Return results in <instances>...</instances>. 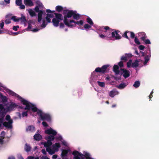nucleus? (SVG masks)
<instances>
[{
    "label": "nucleus",
    "instance_id": "f257e3e1",
    "mask_svg": "<svg viewBox=\"0 0 159 159\" xmlns=\"http://www.w3.org/2000/svg\"><path fill=\"white\" fill-rule=\"evenodd\" d=\"M2 104H0V128L3 125L7 128L11 129L12 127L13 120L11 119L9 115L6 116L5 120L7 121L3 122L4 117L7 112L13 110L16 107L15 103H8L7 100H2Z\"/></svg>",
    "mask_w": 159,
    "mask_h": 159
},
{
    "label": "nucleus",
    "instance_id": "f03ea898",
    "mask_svg": "<svg viewBox=\"0 0 159 159\" xmlns=\"http://www.w3.org/2000/svg\"><path fill=\"white\" fill-rule=\"evenodd\" d=\"M21 103L23 104V107L25 109L27 110L26 111L22 113V116L23 117L27 116V113L29 111L30 109H31L33 112H37V114L42 120H45L47 121L50 120L51 117L50 115L48 114L44 113L41 110L38 109L35 105L31 103L27 100H22Z\"/></svg>",
    "mask_w": 159,
    "mask_h": 159
},
{
    "label": "nucleus",
    "instance_id": "7ed1b4c3",
    "mask_svg": "<svg viewBox=\"0 0 159 159\" xmlns=\"http://www.w3.org/2000/svg\"><path fill=\"white\" fill-rule=\"evenodd\" d=\"M55 138L54 137L52 136L49 135L46 137L45 139L47 140V142H42L41 144L44 145V147L46 148V151L50 155H52L57 152L59 148H60V145L59 143H56L52 146V148L50 147L52 144V141Z\"/></svg>",
    "mask_w": 159,
    "mask_h": 159
},
{
    "label": "nucleus",
    "instance_id": "20e7f679",
    "mask_svg": "<svg viewBox=\"0 0 159 159\" xmlns=\"http://www.w3.org/2000/svg\"><path fill=\"white\" fill-rule=\"evenodd\" d=\"M75 11L73 10H65L63 11V14H65L64 16V24L68 27H75L76 26L75 24L73 25L70 23V20L68 21L67 18H70L72 16H73Z\"/></svg>",
    "mask_w": 159,
    "mask_h": 159
},
{
    "label": "nucleus",
    "instance_id": "39448f33",
    "mask_svg": "<svg viewBox=\"0 0 159 159\" xmlns=\"http://www.w3.org/2000/svg\"><path fill=\"white\" fill-rule=\"evenodd\" d=\"M120 76H113V77L116 80H121V75H123L125 78H127L130 76V73L129 70L121 68L120 69Z\"/></svg>",
    "mask_w": 159,
    "mask_h": 159
},
{
    "label": "nucleus",
    "instance_id": "423d86ee",
    "mask_svg": "<svg viewBox=\"0 0 159 159\" xmlns=\"http://www.w3.org/2000/svg\"><path fill=\"white\" fill-rule=\"evenodd\" d=\"M84 154L85 155L81 154L79 152L76 151H74L72 153V154L75 156V158L76 159H80V157H79V156H80L82 159H84L85 157L86 159H91V158L90 157V155L88 153L86 152Z\"/></svg>",
    "mask_w": 159,
    "mask_h": 159
},
{
    "label": "nucleus",
    "instance_id": "0eeeda50",
    "mask_svg": "<svg viewBox=\"0 0 159 159\" xmlns=\"http://www.w3.org/2000/svg\"><path fill=\"white\" fill-rule=\"evenodd\" d=\"M109 66L108 65H106L103 66L101 68H96L93 72V74H95L96 72H99L102 74L107 72L106 70Z\"/></svg>",
    "mask_w": 159,
    "mask_h": 159
},
{
    "label": "nucleus",
    "instance_id": "6e6552de",
    "mask_svg": "<svg viewBox=\"0 0 159 159\" xmlns=\"http://www.w3.org/2000/svg\"><path fill=\"white\" fill-rule=\"evenodd\" d=\"M36 12H38V21L40 22L42 19V15L43 14V11L41 10H39L38 6H36L34 9Z\"/></svg>",
    "mask_w": 159,
    "mask_h": 159
},
{
    "label": "nucleus",
    "instance_id": "1a4fd4ad",
    "mask_svg": "<svg viewBox=\"0 0 159 159\" xmlns=\"http://www.w3.org/2000/svg\"><path fill=\"white\" fill-rule=\"evenodd\" d=\"M120 32L119 30H116L113 31L111 33V37L112 38H115L116 39H120L122 37L118 33Z\"/></svg>",
    "mask_w": 159,
    "mask_h": 159
},
{
    "label": "nucleus",
    "instance_id": "9d476101",
    "mask_svg": "<svg viewBox=\"0 0 159 159\" xmlns=\"http://www.w3.org/2000/svg\"><path fill=\"white\" fill-rule=\"evenodd\" d=\"M7 92L9 95L16 97V98H17L18 99H24L23 98L18 94H16L11 90H8L7 91Z\"/></svg>",
    "mask_w": 159,
    "mask_h": 159
},
{
    "label": "nucleus",
    "instance_id": "9b49d317",
    "mask_svg": "<svg viewBox=\"0 0 159 159\" xmlns=\"http://www.w3.org/2000/svg\"><path fill=\"white\" fill-rule=\"evenodd\" d=\"M45 132L46 134H52V136L54 137V136L56 135L57 134V132L56 130L53 129L51 128L45 130Z\"/></svg>",
    "mask_w": 159,
    "mask_h": 159
},
{
    "label": "nucleus",
    "instance_id": "f8f14e48",
    "mask_svg": "<svg viewBox=\"0 0 159 159\" xmlns=\"http://www.w3.org/2000/svg\"><path fill=\"white\" fill-rule=\"evenodd\" d=\"M119 66L116 65H115L113 67V71L115 73V75H119L120 72V70H119Z\"/></svg>",
    "mask_w": 159,
    "mask_h": 159
},
{
    "label": "nucleus",
    "instance_id": "ddd939ff",
    "mask_svg": "<svg viewBox=\"0 0 159 159\" xmlns=\"http://www.w3.org/2000/svg\"><path fill=\"white\" fill-rule=\"evenodd\" d=\"M104 29L106 31H105L106 33V35L107 37L111 35L112 31H113L114 30L110 29L108 26H106L104 27Z\"/></svg>",
    "mask_w": 159,
    "mask_h": 159
},
{
    "label": "nucleus",
    "instance_id": "4468645a",
    "mask_svg": "<svg viewBox=\"0 0 159 159\" xmlns=\"http://www.w3.org/2000/svg\"><path fill=\"white\" fill-rule=\"evenodd\" d=\"M24 3L26 6L30 7L34 5V3L31 0H24Z\"/></svg>",
    "mask_w": 159,
    "mask_h": 159
},
{
    "label": "nucleus",
    "instance_id": "2eb2a0df",
    "mask_svg": "<svg viewBox=\"0 0 159 159\" xmlns=\"http://www.w3.org/2000/svg\"><path fill=\"white\" fill-rule=\"evenodd\" d=\"M60 20L56 18H54L52 19V22L53 25L55 27H57L59 23Z\"/></svg>",
    "mask_w": 159,
    "mask_h": 159
},
{
    "label": "nucleus",
    "instance_id": "dca6fc26",
    "mask_svg": "<svg viewBox=\"0 0 159 159\" xmlns=\"http://www.w3.org/2000/svg\"><path fill=\"white\" fill-rule=\"evenodd\" d=\"M138 35L139 36H141L140 39L143 41L145 40V39H146L147 37L146 34L144 32L139 33H138Z\"/></svg>",
    "mask_w": 159,
    "mask_h": 159
},
{
    "label": "nucleus",
    "instance_id": "f3484780",
    "mask_svg": "<svg viewBox=\"0 0 159 159\" xmlns=\"http://www.w3.org/2000/svg\"><path fill=\"white\" fill-rule=\"evenodd\" d=\"M70 23H74L79 25H82L83 24V21L82 20H80V21H76L73 20H70Z\"/></svg>",
    "mask_w": 159,
    "mask_h": 159
},
{
    "label": "nucleus",
    "instance_id": "a211bd4d",
    "mask_svg": "<svg viewBox=\"0 0 159 159\" xmlns=\"http://www.w3.org/2000/svg\"><path fill=\"white\" fill-rule=\"evenodd\" d=\"M4 26V22L3 21H1L0 22V28L1 29H2V30H4V33H9V31L7 29H5L3 28V27Z\"/></svg>",
    "mask_w": 159,
    "mask_h": 159
},
{
    "label": "nucleus",
    "instance_id": "6ab92c4d",
    "mask_svg": "<svg viewBox=\"0 0 159 159\" xmlns=\"http://www.w3.org/2000/svg\"><path fill=\"white\" fill-rule=\"evenodd\" d=\"M54 14L55 15L56 18L57 19L61 20H63V16L61 14L54 13Z\"/></svg>",
    "mask_w": 159,
    "mask_h": 159
},
{
    "label": "nucleus",
    "instance_id": "aec40b11",
    "mask_svg": "<svg viewBox=\"0 0 159 159\" xmlns=\"http://www.w3.org/2000/svg\"><path fill=\"white\" fill-rule=\"evenodd\" d=\"M76 11H75L73 18L75 20H78L80 18V15L78 13H76Z\"/></svg>",
    "mask_w": 159,
    "mask_h": 159
},
{
    "label": "nucleus",
    "instance_id": "412c9836",
    "mask_svg": "<svg viewBox=\"0 0 159 159\" xmlns=\"http://www.w3.org/2000/svg\"><path fill=\"white\" fill-rule=\"evenodd\" d=\"M139 61L138 60H136L134 62L132 63L131 66L133 68H136L139 66Z\"/></svg>",
    "mask_w": 159,
    "mask_h": 159
},
{
    "label": "nucleus",
    "instance_id": "4be33fe9",
    "mask_svg": "<svg viewBox=\"0 0 159 159\" xmlns=\"http://www.w3.org/2000/svg\"><path fill=\"white\" fill-rule=\"evenodd\" d=\"M127 86L126 83H122L120 84L119 85L117 86V88L120 89H122L125 88Z\"/></svg>",
    "mask_w": 159,
    "mask_h": 159
},
{
    "label": "nucleus",
    "instance_id": "5701e85b",
    "mask_svg": "<svg viewBox=\"0 0 159 159\" xmlns=\"http://www.w3.org/2000/svg\"><path fill=\"white\" fill-rule=\"evenodd\" d=\"M34 127L32 126H29L26 128V131L28 132H32L35 131Z\"/></svg>",
    "mask_w": 159,
    "mask_h": 159
},
{
    "label": "nucleus",
    "instance_id": "b1692460",
    "mask_svg": "<svg viewBox=\"0 0 159 159\" xmlns=\"http://www.w3.org/2000/svg\"><path fill=\"white\" fill-rule=\"evenodd\" d=\"M19 21L20 20L22 23H25V22H26L25 17L22 14H21V17L19 18Z\"/></svg>",
    "mask_w": 159,
    "mask_h": 159
},
{
    "label": "nucleus",
    "instance_id": "393cba45",
    "mask_svg": "<svg viewBox=\"0 0 159 159\" xmlns=\"http://www.w3.org/2000/svg\"><path fill=\"white\" fill-rule=\"evenodd\" d=\"M11 16L10 15H7L5 16V18L6 19L5 20V23L6 24H9L11 23V19L9 18V17Z\"/></svg>",
    "mask_w": 159,
    "mask_h": 159
},
{
    "label": "nucleus",
    "instance_id": "a878e982",
    "mask_svg": "<svg viewBox=\"0 0 159 159\" xmlns=\"http://www.w3.org/2000/svg\"><path fill=\"white\" fill-rule=\"evenodd\" d=\"M151 57V54H150L148 56L146 55L144 57V64L146 65L150 59Z\"/></svg>",
    "mask_w": 159,
    "mask_h": 159
},
{
    "label": "nucleus",
    "instance_id": "bb28decb",
    "mask_svg": "<svg viewBox=\"0 0 159 159\" xmlns=\"http://www.w3.org/2000/svg\"><path fill=\"white\" fill-rule=\"evenodd\" d=\"M29 13L30 16L32 17L36 16V14L35 12L31 9H30L29 10Z\"/></svg>",
    "mask_w": 159,
    "mask_h": 159
},
{
    "label": "nucleus",
    "instance_id": "cd10ccee",
    "mask_svg": "<svg viewBox=\"0 0 159 159\" xmlns=\"http://www.w3.org/2000/svg\"><path fill=\"white\" fill-rule=\"evenodd\" d=\"M34 139L36 140H39L42 138L41 136L39 134H36L34 136Z\"/></svg>",
    "mask_w": 159,
    "mask_h": 159
},
{
    "label": "nucleus",
    "instance_id": "c85d7f7f",
    "mask_svg": "<svg viewBox=\"0 0 159 159\" xmlns=\"http://www.w3.org/2000/svg\"><path fill=\"white\" fill-rule=\"evenodd\" d=\"M63 7L61 6H57L56 7V10L57 11L60 12L62 11Z\"/></svg>",
    "mask_w": 159,
    "mask_h": 159
},
{
    "label": "nucleus",
    "instance_id": "c756f323",
    "mask_svg": "<svg viewBox=\"0 0 159 159\" xmlns=\"http://www.w3.org/2000/svg\"><path fill=\"white\" fill-rule=\"evenodd\" d=\"M70 151L69 150H64L62 151L61 153L62 157L66 156L68 152Z\"/></svg>",
    "mask_w": 159,
    "mask_h": 159
},
{
    "label": "nucleus",
    "instance_id": "7c9ffc66",
    "mask_svg": "<svg viewBox=\"0 0 159 159\" xmlns=\"http://www.w3.org/2000/svg\"><path fill=\"white\" fill-rule=\"evenodd\" d=\"M5 133L4 132H2L0 136V142L2 143L3 142L2 140L4 139L5 136Z\"/></svg>",
    "mask_w": 159,
    "mask_h": 159
},
{
    "label": "nucleus",
    "instance_id": "2f4dec72",
    "mask_svg": "<svg viewBox=\"0 0 159 159\" xmlns=\"http://www.w3.org/2000/svg\"><path fill=\"white\" fill-rule=\"evenodd\" d=\"M86 21L90 25H93V22L92 20V19L89 17L87 18L86 19Z\"/></svg>",
    "mask_w": 159,
    "mask_h": 159
},
{
    "label": "nucleus",
    "instance_id": "473e14b6",
    "mask_svg": "<svg viewBox=\"0 0 159 159\" xmlns=\"http://www.w3.org/2000/svg\"><path fill=\"white\" fill-rule=\"evenodd\" d=\"M140 83L139 81H136L133 84V86L135 88H138L140 85Z\"/></svg>",
    "mask_w": 159,
    "mask_h": 159
},
{
    "label": "nucleus",
    "instance_id": "72a5a7b5",
    "mask_svg": "<svg viewBox=\"0 0 159 159\" xmlns=\"http://www.w3.org/2000/svg\"><path fill=\"white\" fill-rule=\"evenodd\" d=\"M25 149L27 152H28L30 150L31 148L29 145L26 144L25 145Z\"/></svg>",
    "mask_w": 159,
    "mask_h": 159
},
{
    "label": "nucleus",
    "instance_id": "f704fd0d",
    "mask_svg": "<svg viewBox=\"0 0 159 159\" xmlns=\"http://www.w3.org/2000/svg\"><path fill=\"white\" fill-rule=\"evenodd\" d=\"M129 32H130V31L128 30L125 31V32L123 34L122 36L128 39H129V38L127 35V34L129 33Z\"/></svg>",
    "mask_w": 159,
    "mask_h": 159
},
{
    "label": "nucleus",
    "instance_id": "c9c22d12",
    "mask_svg": "<svg viewBox=\"0 0 159 159\" xmlns=\"http://www.w3.org/2000/svg\"><path fill=\"white\" fill-rule=\"evenodd\" d=\"M11 19L12 20L15 22H18L19 21V18H16V16H13L11 18Z\"/></svg>",
    "mask_w": 159,
    "mask_h": 159
},
{
    "label": "nucleus",
    "instance_id": "e433bc0d",
    "mask_svg": "<svg viewBox=\"0 0 159 159\" xmlns=\"http://www.w3.org/2000/svg\"><path fill=\"white\" fill-rule=\"evenodd\" d=\"M98 83V85L101 87H104L105 86V84L104 82H101L99 81H98L97 82Z\"/></svg>",
    "mask_w": 159,
    "mask_h": 159
},
{
    "label": "nucleus",
    "instance_id": "4c0bfd02",
    "mask_svg": "<svg viewBox=\"0 0 159 159\" xmlns=\"http://www.w3.org/2000/svg\"><path fill=\"white\" fill-rule=\"evenodd\" d=\"M132 61V60L130 59L127 63V66L128 68H130L131 66Z\"/></svg>",
    "mask_w": 159,
    "mask_h": 159
},
{
    "label": "nucleus",
    "instance_id": "58836bf2",
    "mask_svg": "<svg viewBox=\"0 0 159 159\" xmlns=\"http://www.w3.org/2000/svg\"><path fill=\"white\" fill-rule=\"evenodd\" d=\"M47 25V24H46V22L44 20H43V23L41 25V27L42 28H45L46 25Z\"/></svg>",
    "mask_w": 159,
    "mask_h": 159
},
{
    "label": "nucleus",
    "instance_id": "ea45409f",
    "mask_svg": "<svg viewBox=\"0 0 159 159\" xmlns=\"http://www.w3.org/2000/svg\"><path fill=\"white\" fill-rule=\"evenodd\" d=\"M16 4L19 6L22 4V1L21 0H16Z\"/></svg>",
    "mask_w": 159,
    "mask_h": 159
},
{
    "label": "nucleus",
    "instance_id": "a19ab883",
    "mask_svg": "<svg viewBox=\"0 0 159 159\" xmlns=\"http://www.w3.org/2000/svg\"><path fill=\"white\" fill-rule=\"evenodd\" d=\"M121 60L125 62L127 61L128 60L127 58H126V57L125 56H123L121 57Z\"/></svg>",
    "mask_w": 159,
    "mask_h": 159
},
{
    "label": "nucleus",
    "instance_id": "79ce46f5",
    "mask_svg": "<svg viewBox=\"0 0 159 159\" xmlns=\"http://www.w3.org/2000/svg\"><path fill=\"white\" fill-rule=\"evenodd\" d=\"M134 41L135 43L138 45L140 44V43L137 37H135L134 39Z\"/></svg>",
    "mask_w": 159,
    "mask_h": 159
},
{
    "label": "nucleus",
    "instance_id": "37998d69",
    "mask_svg": "<svg viewBox=\"0 0 159 159\" xmlns=\"http://www.w3.org/2000/svg\"><path fill=\"white\" fill-rule=\"evenodd\" d=\"M84 27L85 29H90L91 28V26L90 25L86 24L84 25Z\"/></svg>",
    "mask_w": 159,
    "mask_h": 159
},
{
    "label": "nucleus",
    "instance_id": "c03bdc74",
    "mask_svg": "<svg viewBox=\"0 0 159 159\" xmlns=\"http://www.w3.org/2000/svg\"><path fill=\"white\" fill-rule=\"evenodd\" d=\"M125 56L126 57V58H127L128 60V59L132 57V55L130 53H126L125 54Z\"/></svg>",
    "mask_w": 159,
    "mask_h": 159
},
{
    "label": "nucleus",
    "instance_id": "a18cd8bd",
    "mask_svg": "<svg viewBox=\"0 0 159 159\" xmlns=\"http://www.w3.org/2000/svg\"><path fill=\"white\" fill-rule=\"evenodd\" d=\"M27 159H39V158L38 157H35L32 156H29Z\"/></svg>",
    "mask_w": 159,
    "mask_h": 159
},
{
    "label": "nucleus",
    "instance_id": "49530a36",
    "mask_svg": "<svg viewBox=\"0 0 159 159\" xmlns=\"http://www.w3.org/2000/svg\"><path fill=\"white\" fill-rule=\"evenodd\" d=\"M0 97H1V99H7L6 97L3 96L1 93H0Z\"/></svg>",
    "mask_w": 159,
    "mask_h": 159
},
{
    "label": "nucleus",
    "instance_id": "de8ad7c7",
    "mask_svg": "<svg viewBox=\"0 0 159 159\" xmlns=\"http://www.w3.org/2000/svg\"><path fill=\"white\" fill-rule=\"evenodd\" d=\"M54 14L52 13L49 14L48 13L46 14V16L48 17L52 18L54 17Z\"/></svg>",
    "mask_w": 159,
    "mask_h": 159
},
{
    "label": "nucleus",
    "instance_id": "09e8293b",
    "mask_svg": "<svg viewBox=\"0 0 159 159\" xmlns=\"http://www.w3.org/2000/svg\"><path fill=\"white\" fill-rule=\"evenodd\" d=\"M8 33L9 34H12L13 35H16L18 34H19V33L18 32L13 33L12 32L10 31H9V33Z\"/></svg>",
    "mask_w": 159,
    "mask_h": 159
},
{
    "label": "nucleus",
    "instance_id": "8fccbe9b",
    "mask_svg": "<svg viewBox=\"0 0 159 159\" xmlns=\"http://www.w3.org/2000/svg\"><path fill=\"white\" fill-rule=\"evenodd\" d=\"M145 42L146 44H151V42L149 39H145V40L143 41Z\"/></svg>",
    "mask_w": 159,
    "mask_h": 159
},
{
    "label": "nucleus",
    "instance_id": "3c124183",
    "mask_svg": "<svg viewBox=\"0 0 159 159\" xmlns=\"http://www.w3.org/2000/svg\"><path fill=\"white\" fill-rule=\"evenodd\" d=\"M115 92L113 91H111L109 93V95L111 97H113L115 95Z\"/></svg>",
    "mask_w": 159,
    "mask_h": 159
},
{
    "label": "nucleus",
    "instance_id": "603ef678",
    "mask_svg": "<svg viewBox=\"0 0 159 159\" xmlns=\"http://www.w3.org/2000/svg\"><path fill=\"white\" fill-rule=\"evenodd\" d=\"M118 65L120 67H122L124 66V64L123 61H120L118 63Z\"/></svg>",
    "mask_w": 159,
    "mask_h": 159
},
{
    "label": "nucleus",
    "instance_id": "864d4df0",
    "mask_svg": "<svg viewBox=\"0 0 159 159\" xmlns=\"http://www.w3.org/2000/svg\"><path fill=\"white\" fill-rule=\"evenodd\" d=\"M129 33H130V37L132 39H134V38L135 37V34H134L132 32L130 31V32H129Z\"/></svg>",
    "mask_w": 159,
    "mask_h": 159
},
{
    "label": "nucleus",
    "instance_id": "5fc2aeb1",
    "mask_svg": "<svg viewBox=\"0 0 159 159\" xmlns=\"http://www.w3.org/2000/svg\"><path fill=\"white\" fill-rule=\"evenodd\" d=\"M19 27V26L18 25H16V26H13V30H14L15 31H16L18 30V28Z\"/></svg>",
    "mask_w": 159,
    "mask_h": 159
},
{
    "label": "nucleus",
    "instance_id": "6e6d98bb",
    "mask_svg": "<svg viewBox=\"0 0 159 159\" xmlns=\"http://www.w3.org/2000/svg\"><path fill=\"white\" fill-rule=\"evenodd\" d=\"M139 48L141 50H143L145 48V46L143 45H141L139 46Z\"/></svg>",
    "mask_w": 159,
    "mask_h": 159
},
{
    "label": "nucleus",
    "instance_id": "4d7b16f0",
    "mask_svg": "<svg viewBox=\"0 0 159 159\" xmlns=\"http://www.w3.org/2000/svg\"><path fill=\"white\" fill-rule=\"evenodd\" d=\"M99 36L100 38H102V39H105V38L106 37H107L106 35H104L103 34H99Z\"/></svg>",
    "mask_w": 159,
    "mask_h": 159
},
{
    "label": "nucleus",
    "instance_id": "13d9d810",
    "mask_svg": "<svg viewBox=\"0 0 159 159\" xmlns=\"http://www.w3.org/2000/svg\"><path fill=\"white\" fill-rule=\"evenodd\" d=\"M20 8V9H25V6L24 5L22 4L21 5H19Z\"/></svg>",
    "mask_w": 159,
    "mask_h": 159
},
{
    "label": "nucleus",
    "instance_id": "bf43d9fd",
    "mask_svg": "<svg viewBox=\"0 0 159 159\" xmlns=\"http://www.w3.org/2000/svg\"><path fill=\"white\" fill-rule=\"evenodd\" d=\"M56 139L58 140H61L62 139V137L61 136H59V137H56Z\"/></svg>",
    "mask_w": 159,
    "mask_h": 159
},
{
    "label": "nucleus",
    "instance_id": "052dcab7",
    "mask_svg": "<svg viewBox=\"0 0 159 159\" xmlns=\"http://www.w3.org/2000/svg\"><path fill=\"white\" fill-rule=\"evenodd\" d=\"M46 19L47 21L49 23H50L51 22V19L49 18L47 16L46 17Z\"/></svg>",
    "mask_w": 159,
    "mask_h": 159
},
{
    "label": "nucleus",
    "instance_id": "680f3d73",
    "mask_svg": "<svg viewBox=\"0 0 159 159\" xmlns=\"http://www.w3.org/2000/svg\"><path fill=\"white\" fill-rule=\"evenodd\" d=\"M64 27V25L63 23H61L60 25V28H63Z\"/></svg>",
    "mask_w": 159,
    "mask_h": 159
},
{
    "label": "nucleus",
    "instance_id": "e2e57ef3",
    "mask_svg": "<svg viewBox=\"0 0 159 159\" xmlns=\"http://www.w3.org/2000/svg\"><path fill=\"white\" fill-rule=\"evenodd\" d=\"M17 157L19 159H24L22 156L20 154L18 155Z\"/></svg>",
    "mask_w": 159,
    "mask_h": 159
},
{
    "label": "nucleus",
    "instance_id": "0e129e2a",
    "mask_svg": "<svg viewBox=\"0 0 159 159\" xmlns=\"http://www.w3.org/2000/svg\"><path fill=\"white\" fill-rule=\"evenodd\" d=\"M41 159H50L46 156H43L41 158Z\"/></svg>",
    "mask_w": 159,
    "mask_h": 159
},
{
    "label": "nucleus",
    "instance_id": "69168bd1",
    "mask_svg": "<svg viewBox=\"0 0 159 159\" xmlns=\"http://www.w3.org/2000/svg\"><path fill=\"white\" fill-rule=\"evenodd\" d=\"M42 153L44 155H46L47 154L46 151L45 149H42L41 151Z\"/></svg>",
    "mask_w": 159,
    "mask_h": 159
},
{
    "label": "nucleus",
    "instance_id": "338daca9",
    "mask_svg": "<svg viewBox=\"0 0 159 159\" xmlns=\"http://www.w3.org/2000/svg\"><path fill=\"white\" fill-rule=\"evenodd\" d=\"M43 125L44 126L46 127L48 126V125L47 124V123L45 122H43L42 123Z\"/></svg>",
    "mask_w": 159,
    "mask_h": 159
},
{
    "label": "nucleus",
    "instance_id": "774afa93",
    "mask_svg": "<svg viewBox=\"0 0 159 159\" xmlns=\"http://www.w3.org/2000/svg\"><path fill=\"white\" fill-rule=\"evenodd\" d=\"M8 159H15V158L14 156H11L8 157Z\"/></svg>",
    "mask_w": 159,
    "mask_h": 159
}]
</instances>
